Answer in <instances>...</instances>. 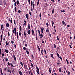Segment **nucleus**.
I'll list each match as a JSON object with an SVG mask.
<instances>
[{"mask_svg":"<svg viewBox=\"0 0 75 75\" xmlns=\"http://www.w3.org/2000/svg\"><path fill=\"white\" fill-rule=\"evenodd\" d=\"M43 52V49L41 50V53L42 54V55H43V53L42 52Z\"/></svg>","mask_w":75,"mask_h":75,"instance_id":"obj_18","label":"nucleus"},{"mask_svg":"<svg viewBox=\"0 0 75 75\" xmlns=\"http://www.w3.org/2000/svg\"><path fill=\"white\" fill-rule=\"evenodd\" d=\"M21 26H20V27H19V29L20 30V31H22V29H21Z\"/></svg>","mask_w":75,"mask_h":75,"instance_id":"obj_24","label":"nucleus"},{"mask_svg":"<svg viewBox=\"0 0 75 75\" xmlns=\"http://www.w3.org/2000/svg\"><path fill=\"white\" fill-rule=\"evenodd\" d=\"M6 59V62H7V61H8V58H7L6 59Z\"/></svg>","mask_w":75,"mask_h":75,"instance_id":"obj_53","label":"nucleus"},{"mask_svg":"<svg viewBox=\"0 0 75 75\" xmlns=\"http://www.w3.org/2000/svg\"><path fill=\"white\" fill-rule=\"evenodd\" d=\"M16 2H15L14 3V6L15 7H16Z\"/></svg>","mask_w":75,"mask_h":75,"instance_id":"obj_51","label":"nucleus"},{"mask_svg":"<svg viewBox=\"0 0 75 75\" xmlns=\"http://www.w3.org/2000/svg\"><path fill=\"white\" fill-rule=\"evenodd\" d=\"M62 23H63L64 25H65V26H66V24L65 23V22H64V21H62Z\"/></svg>","mask_w":75,"mask_h":75,"instance_id":"obj_19","label":"nucleus"},{"mask_svg":"<svg viewBox=\"0 0 75 75\" xmlns=\"http://www.w3.org/2000/svg\"><path fill=\"white\" fill-rule=\"evenodd\" d=\"M36 68L37 69L36 70L38 74H39V73H40V70H39V69L38 68V67L37 66H36Z\"/></svg>","mask_w":75,"mask_h":75,"instance_id":"obj_1","label":"nucleus"},{"mask_svg":"<svg viewBox=\"0 0 75 75\" xmlns=\"http://www.w3.org/2000/svg\"><path fill=\"white\" fill-rule=\"evenodd\" d=\"M31 6L32 7L33 6V1H31Z\"/></svg>","mask_w":75,"mask_h":75,"instance_id":"obj_50","label":"nucleus"},{"mask_svg":"<svg viewBox=\"0 0 75 75\" xmlns=\"http://www.w3.org/2000/svg\"><path fill=\"white\" fill-rule=\"evenodd\" d=\"M3 2L5 6H6V0H3Z\"/></svg>","mask_w":75,"mask_h":75,"instance_id":"obj_4","label":"nucleus"},{"mask_svg":"<svg viewBox=\"0 0 75 75\" xmlns=\"http://www.w3.org/2000/svg\"><path fill=\"white\" fill-rule=\"evenodd\" d=\"M28 3L30 5L31 4V2H30V0H28Z\"/></svg>","mask_w":75,"mask_h":75,"instance_id":"obj_43","label":"nucleus"},{"mask_svg":"<svg viewBox=\"0 0 75 75\" xmlns=\"http://www.w3.org/2000/svg\"><path fill=\"white\" fill-rule=\"evenodd\" d=\"M0 4L1 5H3V2L1 1V0H0Z\"/></svg>","mask_w":75,"mask_h":75,"instance_id":"obj_15","label":"nucleus"},{"mask_svg":"<svg viewBox=\"0 0 75 75\" xmlns=\"http://www.w3.org/2000/svg\"><path fill=\"white\" fill-rule=\"evenodd\" d=\"M60 60H57V62H58L57 63H60Z\"/></svg>","mask_w":75,"mask_h":75,"instance_id":"obj_58","label":"nucleus"},{"mask_svg":"<svg viewBox=\"0 0 75 75\" xmlns=\"http://www.w3.org/2000/svg\"><path fill=\"white\" fill-rule=\"evenodd\" d=\"M25 16L26 17L27 19V20H28V14H26Z\"/></svg>","mask_w":75,"mask_h":75,"instance_id":"obj_7","label":"nucleus"},{"mask_svg":"<svg viewBox=\"0 0 75 75\" xmlns=\"http://www.w3.org/2000/svg\"><path fill=\"white\" fill-rule=\"evenodd\" d=\"M26 52L27 54H29V52L28 50H26Z\"/></svg>","mask_w":75,"mask_h":75,"instance_id":"obj_30","label":"nucleus"},{"mask_svg":"<svg viewBox=\"0 0 75 75\" xmlns=\"http://www.w3.org/2000/svg\"><path fill=\"white\" fill-rule=\"evenodd\" d=\"M37 48H38V50L40 49V47H39V46H38V45H37Z\"/></svg>","mask_w":75,"mask_h":75,"instance_id":"obj_60","label":"nucleus"},{"mask_svg":"<svg viewBox=\"0 0 75 75\" xmlns=\"http://www.w3.org/2000/svg\"><path fill=\"white\" fill-rule=\"evenodd\" d=\"M1 73L2 75H3V71H2V69H1Z\"/></svg>","mask_w":75,"mask_h":75,"instance_id":"obj_34","label":"nucleus"},{"mask_svg":"<svg viewBox=\"0 0 75 75\" xmlns=\"http://www.w3.org/2000/svg\"><path fill=\"white\" fill-rule=\"evenodd\" d=\"M5 43L6 45H8V44H9V42H7V41H6Z\"/></svg>","mask_w":75,"mask_h":75,"instance_id":"obj_13","label":"nucleus"},{"mask_svg":"<svg viewBox=\"0 0 75 75\" xmlns=\"http://www.w3.org/2000/svg\"><path fill=\"white\" fill-rule=\"evenodd\" d=\"M14 30L15 31V35H16V28H14Z\"/></svg>","mask_w":75,"mask_h":75,"instance_id":"obj_11","label":"nucleus"},{"mask_svg":"<svg viewBox=\"0 0 75 75\" xmlns=\"http://www.w3.org/2000/svg\"><path fill=\"white\" fill-rule=\"evenodd\" d=\"M66 61H67V65H68V64H69V62H68V60H67V59H66Z\"/></svg>","mask_w":75,"mask_h":75,"instance_id":"obj_28","label":"nucleus"},{"mask_svg":"<svg viewBox=\"0 0 75 75\" xmlns=\"http://www.w3.org/2000/svg\"><path fill=\"white\" fill-rule=\"evenodd\" d=\"M53 45L54 47V48L56 49V45L55 44H53Z\"/></svg>","mask_w":75,"mask_h":75,"instance_id":"obj_49","label":"nucleus"},{"mask_svg":"<svg viewBox=\"0 0 75 75\" xmlns=\"http://www.w3.org/2000/svg\"><path fill=\"white\" fill-rule=\"evenodd\" d=\"M57 50H59V51L61 50V49H60V48L59 47H57Z\"/></svg>","mask_w":75,"mask_h":75,"instance_id":"obj_44","label":"nucleus"},{"mask_svg":"<svg viewBox=\"0 0 75 75\" xmlns=\"http://www.w3.org/2000/svg\"><path fill=\"white\" fill-rule=\"evenodd\" d=\"M11 43H12V44H14V41H11Z\"/></svg>","mask_w":75,"mask_h":75,"instance_id":"obj_64","label":"nucleus"},{"mask_svg":"<svg viewBox=\"0 0 75 75\" xmlns=\"http://www.w3.org/2000/svg\"><path fill=\"white\" fill-rule=\"evenodd\" d=\"M54 11H55V10H54V8L52 11V14H53L54 13Z\"/></svg>","mask_w":75,"mask_h":75,"instance_id":"obj_32","label":"nucleus"},{"mask_svg":"<svg viewBox=\"0 0 75 75\" xmlns=\"http://www.w3.org/2000/svg\"><path fill=\"white\" fill-rule=\"evenodd\" d=\"M57 55L58 57H59V54H58V53H57Z\"/></svg>","mask_w":75,"mask_h":75,"instance_id":"obj_56","label":"nucleus"},{"mask_svg":"<svg viewBox=\"0 0 75 75\" xmlns=\"http://www.w3.org/2000/svg\"><path fill=\"white\" fill-rule=\"evenodd\" d=\"M18 13H21V11L20 10H19L18 11Z\"/></svg>","mask_w":75,"mask_h":75,"instance_id":"obj_59","label":"nucleus"},{"mask_svg":"<svg viewBox=\"0 0 75 75\" xmlns=\"http://www.w3.org/2000/svg\"><path fill=\"white\" fill-rule=\"evenodd\" d=\"M11 19L10 20L11 22V24H13V21L12 20L13 19H12V18H11Z\"/></svg>","mask_w":75,"mask_h":75,"instance_id":"obj_25","label":"nucleus"},{"mask_svg":"<svg viewBox=\"0 0 75 75\" xmlns=\"http://www.w3.org/2000/svg\"><path fill=\"white\" fill-rule=\"evenodd\" d=\"M46 25L48 27V26H49V24H48V22H47L46 23Z\"/></svg>","mask_w":75,"mask_h":75,"instance_id":"obj_33","label":"nucleus"},{"mask_svg":"<svg viewBox=\"0 0 75 75\" xmlns=\"http://www.w3.org/2000/svg\"><path fill=\"white\" fill-rule=\"evenodd\" d=\"M50 55L52 58H54V56H53V54H51Z\"/></svg>","mask_w":75,"mask_h":75,"instance_id":"obj_35","label":"nucleus"},{"mask_svg":"<svg viewBox=\"0 0 75 75\" xmlns=\"http://www.w3.org/2000/svg\"><path fill=\"white\" fill-rule=\"evenodd\" d=\"M39 0L37 2V5H38L39 4Z\"/></svg>","mask_w":75,"mask_h":75,"instance_id":"obj_52","label":"nucleus"},{"mask_svg":"<svg viewBox=\"0 0 75 75\" xmlns=\"http://www.w3.org/2000/svg\"><path fill=\"white\" fill-rule=\"evenodd\" d=\"M14 10H15V11L16 12V10H17V7H15L14 8Z\"/></svg>","mask_w":75,"mask_h":75,"instance_id":"obj_23","label":"nucleus"},{"mask_svg":"<svg viewBox=\"0 0 75 75\" xmlns=\"http://www.w3.org/2000/svg\"><path fill=\"white\" fill-rule=\"evenodd\" d=\"M29 13L30 14V16H31V12L29 11Z\"/></svg>","mask_w":75,"mask_h":75,"instance_id":"obj_63","label":"nucleus"},{"mask_svg":"<svg viewBox=\"0 0 75 75\" xmlns=\"http://www.w3.org/2000/svg\"><path fill=\"white\" fill-rule=\"evenodd\" d=\"M41 30L42 33H43L44 31H43V28H41Z\"/></svg>","mask_w":75,"mask_h":75,"instance_id":"obj_26","label":"nucleus"},{"mask_svg":"<svg viewBox=\"0 0 75 75\" xmlns=\"http://www.w3.org/2000/svg\"><path fill=\"white\" fill-rule=\"evenodd\" d=\"M28 34H30V30H29L28 31Z\"/></svg>","mask_w":75,"mask_h":75,"instance_id":"obj_27","label":"nucleus"},{"mask_svg":"<svg viewBox=\"0 0 75 75\" xmlns=\"http://www.w3.org/2000/svg\"><path fill=\"white\" fill-rule=\"evenodd\" d=\"M20 64L22 66V67H23V63H22V62H21V61L20 62Z\"/></svg>","mask_w":75,"mask_h":75,"instance_id":"obj_14","label":"nucleus"},{"mask_svg":"<svg viewBox=\"0 0 75 75\" xmlns=\"http://www.w3.org/2000/svg\"><path fill=\"white\" fill-rule=\"evenodd\" d=\"M44 8H45V7H47V6H48V4H47V3H45L44 4Z\"/></svg>","mask_w":75,"mask_h":75,"instance_id":"obj_3","label":"nucleus"},{"mask_svg":"<svg viewBox=\"0 0 75 75\" xmlns=\"http://www.w3.org/2000/svg\"><path fill=\"white\" fill-rule=\"evenodd\" d=\"M24 67L25 69L26 70H27V65L24 66Z\"/></svg>","mask_w":75,"mask_h":75,"instance_id":"obj_38","label":"nucleus"},{"mask_svg":"<svg viewBox=\"0 0 75 75\" xmlns=\"http://www.w3.org/2000/svg\"><path fill=\"white\" fill-rule=\"evenodd\" d=\"M19 75H23V74H22V72L21 71H19Z\"/></svg>","mask_w":75,"mask_h":75,"instance_id":"obj_9","label":"nucleus"},{"mask_svg":"<svg viewBox=\"0 0 75 75\" xmlns=\"http://www.w3.org/2000/svg\"><path fill=\"white\" fill-rule=\"evenodd\" d=\"M3 25H1V30H3Z\"/></svg>","mask_w":75,"mask_h":75,"instance_id":"obj_36","label":"nucleus"},{"mask_svg":"<svg viewBox=\"0 0 75 75\" xmlns=\"http://www.w3.org/2000/svg\"><path fill=\"white\" fill-rule=\"evenodd\" d=\"M59 72H61V68H59Z\"/></svg>","mask_w":75,"mask_h":75,"instance_id":"obj_20","label":"nucleus"},{"mask_svg":"<svg viewBox=\"0 0 75 75\" xmlns=\"http://www.w3.org/2000/svg\"><path fill=\"white\" fill-rule=\"evenodd\" d=\"M31 65L33 68H34V66H33V64H32V63H31Z\"/></svg>","mask_w":75,"mask_h":75,"instance_id":"obj_48","label":"nucleus"},{"mask_svg":"<svg viewBox=\"0 0 75 75\" xmlns=\"http://www.w3.org/2000/svg\"><path fill=\"white\" fill-rule=\"evenodd\" d=\"M57 64L58 66H59V65H60V63H57Z\"/></svg>","mask_w":75,"mask_h":75,"instance_id":"obj_47","label":"nucleus"},{"mask_svg":"<svg viewBox=\"0 0 75 75\" xmlns=\"http://www.w3.org/2000/svg\"><path fill=\"white\" fill-rule=\"evenodd\" d=\"M34 34V29H33L32 31V34L33 35Z\"/></svg>","mask_w":75,"mask_h":75,"instance_id":"obj_10","label":"nucleus"},{"mask_svg":"<svg viewBox=\"0 0 75 75\" xmlns=\"http://www.w3.org/2000/svg\"><path fill=\"white\" fill-rule=\"evenodd\" d=\"M24 35L25 37H27V35H26V33H25V32H24Z\"/></svg>","mask_w":75,"mask_h":75,"instance_id":"obj_16","label":"nucleus"},{"mask_svg":"<svg viewBox=\"0 0 75 75\" xmlns=\"http://www.w3.org/2000/svg\"><path fill=\"white\" fill-rule=\"evenodd\" d=\"M5 52L6 53H7V54L8 52V50H7V49H5Z\"/></svg>","mask_w":75,"mask_h":75,"instance_id":"obj_8","label":"nucleus"},{"mask_svg":"<svg viewBox=\"0 0 75 75\" xmlns=\"http://www.w3.org/2000/svg\"><path fill=\"white\" fill-rule=\"evenodd\" d=\"M13 58L15 61H16V56H15V55H13Z\"/></svg>","mask_w":75,"mask_h":75,"instance_id":"obj_22","label":"nucleus"},{"mask_svg":"<svg viewBox=\"0 0 75 75\" xmlns=\"http://www.w3.org/2000/svg\"><path fill=\"white\" fill-rule=\"evenodd\" d=\"M10 65H11V67H14V66L13 65L12 63H10Z\"/></svg>","mask_w":75,"mask_h":75,"instance_id":"obj_37","label":"nucleus"},{"mask_svg":"<svg viewBox=\"0 0 75 75\" xmlns=\"http://www.w3.org/2000/svg\"><path fill=\"white\" fill-rule=\"evenodd\" d=\"M46 31L47 33H49V30H48V29H47L46 30Z\"/></svg>","mask_w":75,"mask_h":75,"instance_id":"obj_55","label":"nucleus"},{"mask_svg":"<svg viewBox=\"0 0 75 75\" xmlns=\"http://www.w3.org/2000/svg\"><path fill=\"white\" fill-rule=\"evenodd\" d=\"M6 26L7 27H10V25H9V23H7L6 24Z\"/></svg>","mask_w":75,"mask_h":75,"instance_id":"obj_5","label":"nucleus"},{"mask_svg":"<svg viewBox=\"0 0 75 75\" xmlns=\"http://www.w3.org/2000/svg\"><path fill=\"white\" fill-rule=\"evenodd\" d=\"M7 67H5L4 69V71H7Z\"/></svg>","mask_w":75,"mask_h":75,"instance_id":"obj_17","label":"nucleus"},{"mask_svg":"<svg viewBox=\"0 0 75 75\" xmlns=\"http://www.w3.org/2000/svg\"><path fill=\"white\" fill-rule=\"evenodd\" d=\"M16 3L18 6H19L18 5L20 3V1H19L18 0H17L16 1Z\"/></svg>","mask_w":75,"mask_h":75,"instance_id":"obj_2","label":"nucleus"},{"mask_svg":"<svg viewBox=\"0 0 75 75\" xmlns=\"http://www.w3.org/2000/svg\"><path fill=\"white\" fill-rule=\"evenodd\" d=\"M19 35L20 37H21V32H20L19 33Z\"/></svg>","mask_w":75,"mask_h":75,"instance_id":"obj_40","label":"nucleus"},{"mask_svg":"<svg viewBox=\"0 0 75 75\" xmlns=\"http://www.w3.org/2000/svg\"><path fill=\"white\" fill-rule=\"evenodd\" d=\"M13 21H14V23L15 25H16V21L15 20H13Z\"/></svg>","mask_w":75,"mask_h":75,"instance_id":"obj_54","label":"nucleus"},{"mask_svg":"<svg viewBox=\"0 0 75 75\" xmlns=\"http://www.w3.org/2000/svg\"><path fill=\"white\" fill-rule=\"evenodd\" d=\"M16 35L17 37V40H18V32H16Z\"/></svg>","mask_w":75,"mask_h":75,"instance_id":"obj_6","label":"nucleus"},{"mask_svg":"<svg viewBox=\"0 0 75 75\" xmlns=\"http://www.w3.org/2000/svg\"><path fill=\"white\" fill-rule=\"evenodd\" d=\"M44 51L45 53V54H46L47 53V52H46V50H45L44 49Z\"/></svg>","mask_w":75,"mask_h":75,"instance_id":"obj_62","label":"nucleus"},{"mask_svg":"<svg viewBox=\"0 0 75 75\" xmlns=\"http://www.w3.org/2000/svg\"><path fill=\"white\" fill-rule=\"evenodd\" d=\"M7 64L8 66H10V64L9 62H8Z\"/></svg>","mask_w":75,"mask_h":75,"instance_id":"obj_42","label":"nucleus"},{"mask_svg":"<svg viewBox=\"0 0 75 75\" xmlns=\"http://www.w3.org/2000/svg\"><path fill=\"white\" fill-rule=\"evenodd\" d=\"M32 6L33 7V9H34V7L35 6V4H33V6Z\"/></svg>","mask_w":75,"mask_h":75,"instance_id":"obj_29","label":"nucleus"},{"mask_svg":"<svg viewBox=\"0 0 75 75\" xmlns=\"http://www.w3.org/2000/svg\"><path fill=\"white\" fill-rule=\"evenodd\" d=\"M28 29H30V23L28 24Z\"/></svg>","mask_w":75,"mask_h":75,"instance_id":"obj_12","label":"nucleus"},{"mask_svg":"<svg viewBox=\"0 0 75 75\" xmlns=\"http://www.w3.org/2000/svg\"><path fill=\"white\" fill-rule=\"evenodd\" d=\"M49 70L50 73H51V69H50V68L49 67Z\"/></svg>","mask_w":75,"mask_h":75,"instance_id":"obj_31","label":"nucleus"},{"mask_svg":"<svg viewBox=\"0 0 75 75\" xmlns=\"http://www.w3.org/2000/svg\"><path fill=\"white\" fill-rule=\"evenodd\" d=\"M23 50H24L25 51L26 50V48L25 47H23Z\"/></svg>","mask_w":75,"mask_h":75,"instance_id":"obj_45","label":"nucleus"},{"mask_svg":"<svg viewBox=\"0 0 75 75\" xmlns=\"http://www.w3.org/2000/svg\"><path fill=\"white\" fill-rule=\"evenodd\" d=\"M2 55V57H4V53H2L1 54Z\"/></svg>","mask_w":75,"mask_h":75,"instance_id":"obj_57","label":"nucleus"},{"mask_svg":"<svg viewBox=\"0 0 75 75\" xmlns=\"http://www.w3.org/2000/svg\"><path fill=\"white\" fill-rule=\"evenodd\" d=\"M57 40L59 41V38H58V36H57Z\"/></svg>","mask_w":75,"mask_h":75,"instance_id":"obj_41","label":"nucleus"},{"mask_svg":"<svg viewBox=\"0 0 75 75\" xmlns=\"http://www.w3.org/2000/svg\"><path fill=\"white\" fill-rule=\"evenodd\" d=\"M8 72L11 73V69H9V70H8Z\"/></svg>","mask_w":75,"mask_h":75,"instance_id":"obj_39","label":"nucleus"},{"mask_svg":"<svg viewBox=\"0 0 75 75\" xmlns=\"http://www.w3.org/2000/svg\"><path fill=\"white\" fill-rule=\"evenodd\" d=\"M41 36H40V38H42V37H43V35L42 33H41Z\"/></svg>","mask_w":75,"mask_h":75,"instance_id":"obj_21","label":"nucleus"},{"mask_svg":"<svg viewBox=\"0 0 75 75\" xmlns=\"http://www.w3.org/2000/svg\"><path fill=\"white\" fill-rule=\"evenodd\" d=\"M59 58H60V59H61V60H62V57H61L60 56L59 57Z\"/></svg>","mask_w":75,"mask_h":75,"instance_id":"obj_61","label":"nucleus"},{"mask_svg":"<svg viewBox=\"0 0 75 75\" xmlns=\"http://www.w3.org/2000/svg\"><path fill=\"white\" fill-rule=\"evenodd\" d=\"M52 26H53V25H54V21H52Z\"/></svg>","mask_w":75,"mask_h":75,"instance_id":"obj_46","label":"nucleus"}]
</instances>
